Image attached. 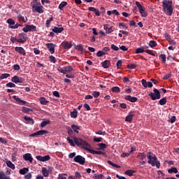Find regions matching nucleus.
Listing matches in <instances>:
<instances>
[{
  "label": "nucleus",
  "mask_w": 179,
  "mask_h": 179,
  "mask_svg": "<svg viewBox=\"0 0 179 179\" xmlns=\"http://www.w3.org/2000/svg\"><path fill=\"white\" fill-rule=\"evenodd\" d=\"M74 141L77 146H81V148L85 149V150H87V152H90V153H92V155H102V156H107V153L104 152L91 150L92 145H90L87 141L82 140V138L75 137Z\"/></svg>",
  "instance_id": "obj_1"
},
{
  "label": "nucleus",
  "mask_w": 179,
  "mask_h": 179,
  "mask_svg": "<svg viewBox=\"0 0 179 179\" xmlns=\"http://www.w3.org/2000/svg\"><path fill=\"white\" fill-rule=\"evenodd\" d=\"M147 157L148 159V164H151L152 167L156 166L157 169H160V162L157 160V157L153 152H148Z\"/></svg>",
  "instance_id": "obj_2"
},
{
  "label": "nucleus",
  "mask_w": 179,
  "mask_h": 179,
  "mask_svg": "<svg viewBox=\"0 0 179 179\" xmlns=\"http://www.w3.org/2000/svg\"><path fill=\"white\" fill-rule=\"evenodd\" d=\"M173 2L167 0H164L162 1V6L164 10H167L168 16H171L173 15Z\"/></svg>",
  "instance_id": "obj_3"
},
{
  "label": "nucleus",
  "mask_w": 179,
  "mask_h": 179,
  "mask_svg": "<svg viewBox=\"0 0 179 179\" xmlns=\"http://www.w3.org/2000/svg\"><path fill=\"white\" fill-rule=\"evenodd\" d=\"M32 5V9L34 12H37L38 13H44L43 6L40 2H37V0H34Z\"/></svg>",
  "instance_id": "obj_4"
},
{
  "label": "nucleus",
  "mask_w": 179,
  "mask_h": 179,
  "mask_svg": "<svg viewBox=\"0 0 179 179\" xmlns=\"http://www.w3.org/2000/svg\"><path fill=\"white\" fill-rule=\"evenodd\" d=\"M154 92H150L148 94V96L151 98V100H159L160 97H162V95L160 94V91L159 90L154 88L153 90Z\"/></svg>",
  "instance_id": "obj_5"
},
{
  "label": "nucleus",
  "mask_w": 179,
  "mask_h": 179,
  "mask_svg": "<svg viewBox=\"0 0 179 179\" xmlns=\"http://www.w3.org/2000/svg\"><path fill=\"white\" fill-rule=\"evenodd\" d=\"M136 5L142 17H146V16H148V13L146 12V8H145V7H143L142 5H141V3H139V1H136Z\"/></svg>",
  "instance_id": "obj_6"
},
{
  "label": "nucleus",
  "mask_w": 179,
  "mask_h": 179,
  "mask_svg": "<svg viewBox=\"0 0 179 179\" xmlns=\"http://www.w3.org/2000/svg\"><path fill=\"white\" fill-rule=\"evenodd\" d=\"M24 26L25 27L22 28V31H24V33H29V31H37V27L33 24L29 25L25 24Z\"/></svg>",
  "instance_id": "obj_7"
},
{
  "label": "nucleus",
  "mask_w": 179,
  "mask_h": 179,
  "mask_svg": "<svg viewBox=\"0 0 179 179\" xmlns=\"http://www.w3.org/2000/svg\"><path fill=\"white\" fill-rule=\"evenodd\" d=\"M74 162L81 164V166H84L86 159H85L82 155H77L74 157Z\"/></svg>",
  "instance_id": "obj_8"
},
{
  "label": "nucleus",
  "mask_w": 179,
  "mask_h": 179,
  "mask_svg": "<svg viewBox=\"0 0 179 179\" xmlns=\"http://www.w3.org/2000/svg\"><path fill=\"white\" fill-rule=\"evenodd\" d=\"M48 51H50V54H54L55 52V44L50 43H46L45 44Z\"/></svg>",
  "instance_id": "obj_9"
},
{
  "label": "nucleus",
  "mask_w": 179,
  "mask_h": 179,
  "mask_svg": "<svg viewBox=\"0 0 179 179\" xmlns=\"http://www.w3.org/2000/svg\"><path fill=\"white\" fill-rule=\"evenodd\" d=\"M13 99L15 100L16 103L20 104V106H26V104H27L26 101L20 99V98L17 97L16 95L13 96Z\"/></svg>",
  "instance_id": "obj_10"
},
{
  "label": "nucleus",
  "mask_w": 179,
  "mask_h": 179,
  "mask_svg": "<svg viewBox=\"0 0 179 179\" xmlns=\"http://www.w3.org/2000/svg\"><path fill=\"white\" fill-rule=\"evenodd\" d=\"M24 80L22 78H20L17 76H15L11 78V82L13 83H23Z\"/></svg>",
  "instance_id": "obj_11"
},
{
  "label": "nucleus",
  "mask_w": 179,
  "mask_h": 179,
  "mask_svg": "<svg viewBox=\"0 0 179 179\" xmlns=\"http://www.w3.org/2000/svg\"><path fill=\"white\" fill-rule=\"evenodd\" d=\"M64 50H69V48H72V42L69 41H63L61 44Z\"/></svg>",
  "instance_id": "obj_12"
},
{
  "label": "nucleus",
  "mask_w": 179,
  "mask_h": 179,
  "mask_svg": "<svg viewBox=\"0 0 179 179\" xmlns=\"http://www.w3.org/2000/svg\"><path fill=\"white\" fill-rule=\"evenodd\" d=\"M36 159H37L39 162H48V160L51 159V157H50V155H45L44 157L38 155L36 157Z\"/></svg>",
  "instance_id": "obj_13"
},
{
  "label": "nucleus",
  "mask_w": 179,
  "mask_h": 179,
  "mask_svg": "<svg viewBox=\"0 0 179 179\" xmlns=\"http://www.w3.org/2000/svg\"><path fill=\"white\" fill-rule=\"evenodd\" d=\"M15 51L17 52H19L20 55H23V57H26V50H24V48L22 47H15Z\"/></svg>",
  "instance_id": "obj_14"
},
{
  "label": "nucleus",
  "mask_w": 179,
  "mask_h": 179,
  "mask_svg": "<svg viewBox=\"0 0 179 179\" xmlns=\"http://www.w3.org/2000/svg\"><path fill=\"white\" fill-rule=\"evenodd\" d=\"M103 29L104 30H106L107 34H110V33H113V31H114V29H115L114 27L108 25V24H105L103 25Z\"/></svg>",
  "instance_id": "obj_15"
},
{
  "label": "nucleus",
  "mask_w": 179,
  "mask_h": 179,
  "mask_svg": "<svg viewBox=\"0 0 179 179\" xmlns=\"http://www.w3.org/2000/svg\"><path fill=\"white\" fill-rule=\"evenodd\" d=\"M58 27H55L52 30L53 33H56L58 34V33H62L64 30V27H62V25H57Z\"/></svg>",
  "instance_id": "obj_16"
},
{
  "label": "nucleus",
  "mask_w": 179,
  "mask_h": 179,
  "mask_svg": "<svg viewBox=\"0 0 179 179\" xmlns=\"http://www.w3.org/2000/svg\"><path fill=\"white\" fill-rule=\"evenodd\" d=\"M135 115V112H130L129 113L128 115L125 117V121L127 122H132V119L134 118V116Z\"/></svg>",
  "instance_id": "obj_17"
},
{
  "label": "nucleus",
  "mask_w": 179,
  "mask_h": 179,
  "mask_svg": "<svg viewBox=\"0 0 179 179\" xmlns=\"http://www.w3.org/2000/svg\"><path fill=\"white\" fill-rule=\"evenodd\" d=\"M124 99L125 100H128V101H130L131 103H136V101H138V98L132 96L131 95L125 96Z\"/></svg>",
  "instance_id": "obj_18"
},
{
  "label": "nucleus",
  "mask_w": 179,
  "mask_h": 179,
  "mask_svg": "<svg viewBox=\"0 0 179 179\" xmlns=\"http://www.w3.org/2000/svg\"><path fill=\"white\" fill-rule=\"evenodd\" d=\"M25 162H29V163H33V157H31V154L27 153L23 155Z\"/></svg>",
  "instance_id": "obj_19"
},
{
  "label": "nucleus",
  "mask_w": 179,
  "mask_h": 179,
  "mask_svg": "<svg viewBox=\"0 0 179 179\" xmlns=\"http://www.w3.org/2000/svg\"><path fill=\"white\" fill-rule=\"evenodd\" d=\"M101 65L104 69H107V68H110L111 62H110V60H105L101 62Z\"/></svg>",
  "instance_id": "obj_20"
},
{
  "label": "nucleus",
  "mask_w": 179,
  "mask_h": 179,
  "mask_svg": "<svg viewBox=\"0 0 179 179\" xmlns=\"http://www.w3.org/2000/svg\"><path fill=\"white\" fill-rule=\"evenodd\" d=\"M75 138H78L76 136H73V139H71V138L67 137L66 140L69 142V143L71 145V146L75 147L76 145V143L75 142Z\"/></svg>",
  "instance_id": "obj_21"
},
{
  "label": "nucleus",
  "mask_w": 179,
  "mask_h": 179,
  "mask_svg": "<svg viewBox=\"0 0 179 179\" xmlns=\"http://www.w3.org/2000/svg\"><path fill=\"white\" fill-rule=\"evenodd\" d=\"M24 120H25V121H27V122L30 125H34V120H33V118H31L29 116H25L24 117Z\"/></svg>",
  "instance_id": "obj_22"
},
{
  "label": "nucleus",
  "mask_w": 179,
  "mask_h": 179,
  "mask_svg": "<svg viewBox=\"0 0 179 179\" xmlns=\"http://www.w3.org/2000/svg\"><path fill=\"white\" fill-rule=\"evenodd\" d=\"M42 173L44 177H48L50 176V171L47 168L43 167L42 168Z\"/></svg>",
  "instance_id": "obj_23"
},
{
  "label": "nucleus",
  "mask_w": 179,
  "mask_h": 179,
  "mask_svg": "<svg viewBox=\"0 0 179 179\" xmlns=\"http://www.w3.org/2000/svg\"><path fill=\"white\" fill-rule=\"evenodd\" d=\"M168 173L169 174H171L173 173L177 174V173H178V169H177V167L172 166L171 169H168Z\"/></svg>",
  "instance_id": "obj_24"
},
{
  "label": "nucleus",
  "mask_w": 179,
  "mask_h": 179,
  "mask_svg": "<svg viewBox=\"0 0 179 179\" xmlns=\"http://www.w3.org/2000/svg\"><path fill=\"white\" fill-rule=\"evenodd\" d=\"M146 154L144 152H140L137 155L136 157L137 159H141V160H145L146 159Z\"/></svg>",
  "instance_id": "obj_25"
},
{
  "label": "nucleus",
  "mask_w": 179,
  "mask_h": 179,
  "mask_svg": "<svg viewBox=\"0 0 179 179\" xmlns=\"http://www.w3.org/2000/svg\"><path fill=\"white\" fill-rule=\"evenodd\" d=\"M71 129L76 134H79V129H80V127L76 124H71Z\"/></svg>",
  "instance_id": "obj_26"
},
{
  "label": "nucleus",
  "mask_w": 179,
  "mask_h": 179,
  "mask_svg": "<svg viewBox=\"0 0 179 179\" xmlns=\"http://www.w3.org/2000/svg\"><path fill=\"white\" fill-rule=\"evenodd\" d=\"M20 174H21L22 176H24V174H27V173H29V168H23L20 169L19 171Z\"/></svg>",
  "instance_id": "obj_27"
},
{
  "label": "nucleus",
  "mask_w": 179,
  "mask_h": 179,
  "mask_svg": "<svg viewBox=\"0 0 179 179\" xmlns=\"http://www.w3.org/2000/svg\"><path fill=\"white\" fill-rule=\"evenodd\" d=\"M6 163L7 166L9 167L10 169H12V170H15V169H16L15 164H13L12 162L7 160Z\"/></svg>",
  "instance_id": "obj_28"
},
{
  "label": "nucleus",
  "mask_w": 179,
  "mask_h": 179,
  "mask_svg": "<svg viewBox=\"0 0 179 179\" xmlns=\"http://www.w3.org/2000/svg\"><path fill=\"white\" fill-rule=\"evenodd\" d=\"M72 71H73V68L72 67V66H64V72H65V73H71V72H72Z\"/></svg>",
  "instance_id": "obj_29"
},
{
  "label": "nucleus",
  "mask_w": 179,
  "mask_h": 179,
  "mask_svg": "<svg viewBox=\"0 0 179 179\" xmlns=\"http://www.w3.org/2000/svg\"><path fill=\"white\" fill-rule=\"evenodd\" d=\"M48 124H51L50 120H43L41 123V128H44V127H47V125H48Z\"/></svg>",
  "instance_id": "obj_30"
},
{
  "label": "nucleus",
  "mask_w": 179,
  "mask_h": 179,
  "mask_svg": "<svg viewBox=\"0 0 179 179\" xmlns=\"http://www.w3.org/2000/svg\"><path fill=\"white\" fill-rule=\"evenodd\" d=\"M167 103V97L164 96L159 101V106H164Z\"/></svg>",
  "instance_id": "obj_31"
},
{
  "label": "nucleus",
  "mask_w": 179,
  "mask_h": 179,
  "mask_svg": "<svg viewBox=\"0 0 179 179\" xmlns=\"http://www.w3.org/2000/svg\"><path fill=\"white\" fill-rule=\"evenodd\" d=\"M22 111V113H24L25 114H29V113H30V111H33V109L23 106Z\"/></svg>",
  "instance_id": "obj_32"
},
{
  "label": "nucleus",
  "mask_w": 179,
  "mask_h": 179,
  "mask_svg": "<svg viewBox=\"0 0 179 179\" xmlns=\"http://www.w3.org/2000/svg\"><path fill=\"white\" fill-rule=\"evenodd\" d=\"M71 118H76L78 117V110L76 109H73L72 112H71Z\"/></svg>",
  "instance_id": "obj_33"
},
{
  "label": "nucleus",
  "mask_w": 179,
  "mask_h": 179,
  "mask_svg": "<svg viewBox=\"0 0 179 179\" xmlns=\"http://www.w3.org/2000/svg\"><path fill=\"white\" fill-rule=\"evenodd\" d=\"M107 163L110 164V166H112V167H115V169H121V166L117 165V164L113 163L111 161H107Z\"/></svg>",
  "instance_id": "obj_34"
},
{
  "label": "nucleus",
  "mask_w": 179,
  "mask_h": 179,
  "mask_svg": "<svg viewBox=\"0 0 179 179\" xmlns=\"http://www.w3.org/2000/svg\"><path fill=\"white\" fill-rule=\"evenodd\" d=\"M67 5H68V3L66 1H62L59 5V9H60V10H62V9H64V8H65V6H66Z\"/></svg>",
  "instance_id": "obj_35"
},
{
  "label": "nucleus",
  "mask_w": 179,
  "mask_h": 179,
  "mask_svg": "<svg viewBox=\"0 0 179 179\" xmlns=\"http://www.w3.org/2000/svg\"><path fill=\"white\" fill-rule=\"evenodd\" d=\"M76 50H78V51H80V52H85V51H86V50H85L83 48V45H78L76 47Z\"/></svg>",
  "instance_id": "obj_36"
},
{
  "label": "nucleus",
  "mask_w": 179,
  "mask_h": 179,
  "mask_svg": "<svg viewBox=\"0 0 179 179\" xmlns=\"http://www.w3.org/2000/svg\"><path fill=\"white\" fill-rule=\"evenodd\" d=\"M40 103H41V104H43V106H47V103H48V101H47V99H45V97H41Z\"/></svg>",
  "instance_id": "obj_37"
},
{
  "label": "nucleus",
  "mask_w": 179,
  "mask_h": 179,
  "mask_svg": "<svg viewBox=\"0 0 179 179\" xmlns=\"http://www.w3.org/2000/svg\"><path fill=\"white\" fill-rule=\"evenodd\" d=\"M38 132V136H43V135H47L48 134V131L47 130H39L37 131Z\"/></svg>",
  "instance_id": "obj_38"
},
{
  "label": "nucleus",
  "mask_w": 179,
  "mask_h": 179,
  "mask_svg": "<svg viewBox=\"0 0 179 179\" xmlns=\"http://www.w3.org/2000/svg\"><path fill=\"white\" fill-rule=\"evenodd\" d=\"M134 173H135V171L134 170H127L124 172V173L129 177H132V176H134Z\"/></svg>",
  "instance_id": "obj_39"
},
{
  "label": "nucleus",
  "mask_w": 179,
  "mask_h": 179,
  "mask_svg": "<svg viewBox=\"0 0 179 179\" xmlns=\"http://www.w3.org/2000/svg\"><path fill=\"white\" fill-rule=\"evenodd\" d=\"M98 146H99L100 150H104L107 148V145L103 143H99Z\"/></svg>",
  "instance_id": "obj_40"
},
{
  "label": "nucleus",
  "mask_w": 179,
  "mask_h": 179,
  "mask_svg": "<svg viewBox=\"0 0 179 179\" xmlns=\"http://www.w3.org/2000/svg\"><path fill=\"white\" fill-rule=\"evenodd\" d=\"M18 19L20 20H22V22H23V23H26L27 22V17H26L24 18V17H23L22 15H18Z\"/></svg>",
  "instance_id": "obj_41"
},
{
  "label": "nucleus",
  "mask_w": 179,
  "mask_h": 179,
  "mask_svg": "<svg viewBox=\"0 0 179 179\" xmlns=\"http://www.w3.org/2000/svg\"><path fill=\"white\" fill-rule=\"evenodd\" d=\"M142 52H145V50L142 46L136 50V54H141Z\"/></svg>",
  "instance_id": "obj_42"
},
{
  "label": "nucleus",
  "mask_w": 179,
  "mask_h": 179,
  "mask_svg": "<svg viewBox=\"0 0 179 179\" xmlns=\"http://www.w3.org/2000/svg\"><path fill=\"white\" fill-rule=\"evenodd\" d=\"M7 23L9 24V27H10V26H13L15 24V20H13V19H8L7 20Z\"/></svg>",
  "instance_id": "obj_43"
},
{
  "label": "nucleus",
  "mask_w": 179,
  "mask_h": 179,
  "mask_svg": "<svg viewBox=\"0 0 179 179\" xmlns=\"http://www.w3.org/2000/svg\"><path fill=\"white\" fill-rule=\"evenodd\" d=\"M54 20V17H51L49 20H46L45 25L46 27H50V23Z\"/></svg>",
  "instance_id": "obj_44"
},
{
  "label": "nucleus",
  "mask_w": 179,
  "mask_h": 179,
  "mask_svg": "<svg viewBox=\"0 0 179 179\" xmlns=\"http://www.w3.org/2000/svg\"><path fill=\"white\" fill-rule=\"evenodd\" d=\"M150 47L151 48H154V47H156L157 45V43L155 41H150L149 43Z\"/></svg>",
  "instance_id": "obj_45"
},
{
  "label": "nucleus",
  "mask_w": 179,
  "mask_h": 179,
  "mask_svg": "<svg viewBox=\"0 0 179 179\" xmlns=\"http://www.w3.org/2000/svg\"><path fill=\"white\" fill-rule=\"evenodd\" d=\"M92 96L94 97V99H97L100 96V92L99 91H94L92 92Z\"/></svg>",
  "instance_id": "obj_46"
},
{
  "label": "nucleus",
  "mask_w": 179,
  "mask_h": 179,
  "mask_svg": "<svg viewBox=\"0 0 179 179\" xmlns=\"http://www.w3.org/2000/svg\"><path fill=\"white\" fill-rule=\"evenodd\" d=\"M112 92H114L115 93H119V92H121V90L119 87H113L111 89Z\"/></svg>",
  "instance_id": "obj_47"
},
{
  "label": "nucleus",
  "mask_w": 179,
  "mask_h": 179,
  "mask_svg": "<svg viewBox=\"0 0 179 179\" xmlns=\"http://www.w3.org/2000/svg\"><path fill=\"white\" fill-rule=\"evenodd\" d=\"M103 55H106V52H103L102 50H99L98 51V52L96 53V57H103Z\"/></svg>",
  "instance_id": "obj_48"
},
{
  "label": "nucleus",
  "mask_w": 179,
  "mask_h": 179,
  "mask_svg": "<svg viewBox=\"0 0 179 179\" xmlns=\"http://www.w3.org/2000/svg\"><path fill=\"white\" fill-rule=\"evenodd\" d=\"M110 48H111L112 50H113V51H119V50H120V48H118V46H117V45H114V44H112V45H110Z\"/></svg>",
  "instance_id": "obj_49"
},
{
  "label": "nucleus",
  "mask_w": 179,
  "mask_h": 179,
  "mask_svg": "<svg viewBox=\"0 0 179 179\" xmlns=\"http://www.w3.org/2000/svg\"><path fill=\"white\" fill-rule=\"evenodd\" d=\"M144 52H146V54H148L149 55H152V57H155L156 55L155 52H153V51L150 50H146L144 51Z\"/></svg>",
  "instance_id": "obj_50"
},
{
  "label": "nucleus",
  "mask_w": 179,
  "mask_h": 179,
  "mask_svg": "<svg viewBox=\"0 0 179 179\" xmlns=\"http://www.w3.org/2000/svg\"><path fill=\"white\" fill-rule=\"evenodd\" d=\"M17 42L23 44V43H26V38H19L17 39Z\"/></svg>",
  "instance_id": "obj_51"
},
{
  "label": "nucleus",
  "mask_w": 179,
  "mask_h": 179,
  "mask_svg": "<svg viewBox=\"0 0 179 179\" xmlns=\"http://www.w3.org/2000/svg\"><path fill=\"white\" fill-rule=\"evenodd\" d=\"M94 179H103V174H94Z\"/></svg>",
  "instance_id": "obj_52"
},
{
  "label": "nucleus",
  "mask_w": 179,
  "mask_h": 179,
  "mask_svg": "<svg viewBox=\"0 0 179 179\" xmlns=\"http://www.w3.org/2000/svg\"><path fill=\"white\" fill-rule=\"evenodd\" d=\"M6 87H16V85H15V83H8L6 85Z\"/></svg>",
  "instance_id": "obj_53"
},
{
  "label": "nucleus",
  "mask_w": 179,
  "mask_h": 179,
  "mask_svg": "<svg viewBox=\"0 0 179 179\" xmlns=\"http://www.w3.org/2000/svg\"><path fill=\"white\" fill-rule=\"evenodd\" d=\"M50 62H52L53 64H55L57 62V59H55V57L54 56H50L49 57Z\"/></svg>",
  "instance_id": "obj_54"
},
{
  "label": "nucleus",
  "mask_w": 179,
  "mask_h": 179,
  "mask_svg": "<svg viewBox=\"0 0 179 179\" xmlns=\"http://www.w3.org/2000/svg\"><path fill=\"white\" fill-rule=\"evenodd\" d=\"M13 68L14 71H20V66L19 64H14Z\"/></svg>",
  "instance_id": "obj_55"
},
{
  "label": "nucleus",
  "mask_w": 179,
  "mask_h": 179,
  "mask_svg": "<svg viewBox=\"0 0 179 179\" xmlns=\"http://www.w3.org/2000/svg\"><path fill=\"white\" fill-rule=\"evenodd\" d=\"M122 66V62L121 60H118L116 64V66H117V69H120Z\"/></svg>",
  "instance_id": "obj_56"
},
{
  "label": "nucleus",
  "mask_w": 179,
  "mask_h": 179,
  "mask_svg": "<svg viewBox=\"0 0 179 179\" xmlns=\"http://www.w3.org/2000/svg\"><path fill=\"white\" fill-rule=\"evenodd\" d=\"M2 79H6L7 78H9L10 76V74L9 73H3L1 75Z\"/></svg>",
  "instance_id": "obj_57"
},
{
  "label": "nucleus",
  "mask_w": 179,
  "mask_h": 179,
  "mask_svg": "<svg viewBox=\"0 0 179 179\" xmlns=\"http://www.w3.org/2000/svg\"><path fill=\"white\" fill-rule=\"evenodd\" d=\"M65 176H66V174L59 173L57 178L58 179H66V177H65Z\"/></svg>",
  "instance_id": "obj_58"
},
{
  "label": "nucleus",
  "mask_w": 179,
  "mask_h": 179,
  "mask_svg": "<svg viewBox=\"0 0 179 179\" xmlns=\"http://www.w3.org/2000/svg\"><path fill=\"white\" fill-rule=\"evenodd\" d=\"M128 69H135L136 68V64H128Z\"/></svg>",
  "instance_id": "obj_59"
},
{
  "label": "nucleus",
  "mask_w": 179,
  "mask_h": 179,
  "mask_svg": "<svg viewBox=\"0 0 179 179\" xmlns=\"http://www.w3.org/2000/svg\"><path fill=\"white\" fill-rule=\"evenodd\" d=\"M170 78H171V73L165 75V76L163 77V79H164V80H167V79H170Z\"/></svg>",
  "instance_id": "obj_60"
},
{
  "label": "nucleus",
  "mask_w": 179,
  "mask_h": 179,
  "mask_svg": "<svg viewBox=\"0 0 179 179\" xmlns=\"http://www.w3.org/2000/svg\"><path fill=\"white\" fill-rule=\"evenodd\" d=\"M141 83H142L143 87H148V82L146 81V80L143 79L141 80Z\"/></svg>",
  "instance_id": "obj_61"
},
{
  "label": "nucleus",
  "mask_w": 179,
  "mask_h": 179,
  "mask_svg": "<svg viewBox=\"0 0 179 179\" xmlns=\"http://www.w3.org/2000/svg\"><path fill=\"white\" fill-rule=\"evenodd\" d=\"M159 58L160 59H162V62H166V55H163L162 54L160 56H159Z\"/></svg>",
  "instance_id": "obj_62"
},
{
  "label": "nucleus",
  "mask_w": 179,
  "mask_h": 179,
  "mask_svg": "<svg viewBox=\"0 0 179 179\" xmlns=\"http://www.w3.org/2000/svg\"><path fill=\"white\" fill-rule=\"evenodd\" d=\"M32 175L31 173H29L28 174L24 176V179H31Z\"/></svg>",
  "instance_id": "obj_63"
},
{
  "label": "nucleus",
  "mask_w": 179,
  "mask_h": 179,
  "mask_svg": "<svg viewBox=\"0 0 179 179\" xmlns=\"http://www.w3.org/2000/svg\"><path fill=\"white\" fill-rule=\"evenodd\" d=\"M6 178V176H5V173L0 172V179H5Z\"/></svg>",
  "instance_id": "obj_64"
}]
</instances>
